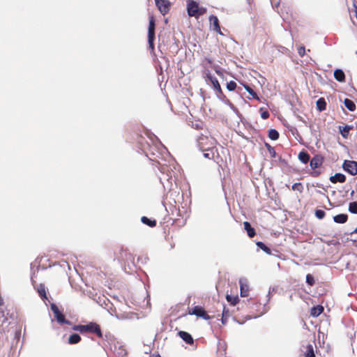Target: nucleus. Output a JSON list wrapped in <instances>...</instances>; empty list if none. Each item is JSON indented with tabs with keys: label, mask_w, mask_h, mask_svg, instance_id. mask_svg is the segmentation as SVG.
<instances>
[{
	"label": "nucleus",
	"mask_w": 357,
	"mask_h": 357,
	"mask_svg": "<svg viewBox=\"0 0 357 357\" xmlns=\"http://www.w3.org/2000/svg\"><path fill=\"white\" fill-rule=\"evenodd\" d=\"M268 137L272 140H277L279 138V132L275 129L268 131Z\"/></svg>",
	"instance_id": "obj_28"
},
{
	"label": "nucleus",
	"mask_w": 357,
	"mask_h": 357,
	"mask_svg": "<svg viewBox=\"0 0 357 357\" xmlns=\"http://www.w3.org/2000/svg\"><path fill=\"white\" fill-rule=\"evenodd\" d=\"M316 105L317 109L320 112L324 111L326 109V102L324 98H320L319 99H318L316 102Z\"/></svg>",
	"instance_id": "obj_25"
},
{
	"label": "nucleus",
	"mask_w": 357,
	"mask_h": 357,
	"mask_svg": "<svg viewBox=\"0 0 357 357\" xmlns=\"http://www.w3.org/2000/svg\"><path fill=\"white\" fill-rule=\"evenodd\" d=\"M214 70L217 75H218L220 77H223V73L218 66L215 67Z\"/></svg>",
	"instance_id": "obj_41"
},
{
	"label": "nucleus",
	"mask_w": 357,
	"mask_h": 357,
	"mask_svg": "<svg viewBox=\"0 0 357 357\" xmlns=\"http://www.w3.org/2000/svg\"><path fill=\"white\" fill-rule=\"evenodd\" d=\"M229 317H230V314H229V310H226L225 307H224L223 311H222V319H221L222 324H226L227 319Z\"/></svg>",
	"instance_id": "obj_29"
},
{
	"label": "nucleus",
	"mask_w": 357,
	"mask_h": 357,
	"mask_svg": "<svg viewBox=\"0 0 357 357\" xmlns=\"http://www.w3.org/2000/svg\"><path fill=\"white\" fill-rule=\"evenodd\" d=\"M338 128L342 137L347 139L349 135L350 130H352L354 129V126L349 125H346L344 126H340Z\"/></svg>",
	"instance_id": "obj_15"
},
{
	"label": "nucleus",
	"mask_w": 357,
	"mask_h": 357,
	"mask_svg": "<svg viewBox=\"0 0 357 357\" xmlns=\"http://www.w3.org/2000/svg\"><path fill=\"white\" fill-rule=\"evenodd\" d=\"M155 1L158 9L162 15L169 11L171 3L169 0H155Z\"/></svg>",
	"instance_id": "obj_8"
},
{
	"label": "nucleus",
	"mask_w": 357,
	"mask_h": 357,
	"mask_svg": "<svg viewBox=\"0 0 357 357\" xmlns=\"http://www.w3.org/2000/svg\"><path fill=\"white\" fill-rule=\"evenodd\" d=\"M237 86V84L234 81H230L229 82L227 83V89L229 90V91H234L236 89Z\"/></svg>",
	"instance_id": "obj_36"
},
{
	"label": "nucleus",
	"mask_w": 357,
	"mask_h": 357,
	"mask_svg": "<svg viewBox=\"0 0 357 357\" xmlns=\"http://www.w3.org/2000/svg\"><path fill=\"white\" fill-rule=\"evenodd\" d=\"M349 211L354 214H357V202H352L349 204Z\"/></svg>",
	"instance_id": "obj_32"
},
{
	"label": "nucleus",
	"mask_w": 357,
	"mask_h": 357,
	"mask_svg": "<svg viewBox=\"0 0 357 357\" xmlns=\"http://www.w3.org/2000/svg\"><path fill=\"white\" fill-rule=\"evenodd\" d=\"M197 142L199 149L201 151H204L207 148L214 146V139L206 136L199 137Z\"/></svg>",
	"instance_id": "obj_7"
},
{
	"label": "nucleus",
	"mask_w": 357,
	"mask_h": 357,
	"mask_svg": "<svg viewBox=\"0 0 357 357\" xmlns=\"http://www.w3.org/2000/svg\"><path fill=\"white\" fill-rule=\"evenodd\" d=\"M202 151L204 152V156L206 158L212 159L215 160L217 163L219 162L218 160L219 155L217 149L214 146H210L209 148H207L206 150Z\"/></svg>",
	"instance_id": "obj_10"
},
{
	"label": "nucleus",
	"mask_w": 357,
	"mask_h": 357,
	"mask_svg": "<svg viewBox=\"0 0 357 357\" xmlns=\"http://www.w3.org/2000/svg\"><path fill=\"white\" fill-rule=\"evenodd\" d=\"M304 357H316L314 351L313 346L309 344L305 347V351L303 353Z\"/></svg>",
	"instance_id": "obj_21"
},
{
	"label": "nucleus",
	"mask_w": 357,
	"mask_h": 357,
	"mask_svg": "<svg viewBox=\"0 0 357 357\" xmlns=\"http://www.w3.org/2000/svg\"><path fill=\"white\" fill-rule=\"evenodd\" d=\"M265 145H266V148H267V149H268V152H269L270 155H271L272 157H273V158H274V157H275L276 153H275V151L274 148H273V147H272V146H271L269 144H268V143H266V144H265Z\"/></svg>",
	"instance_id": "obj_38"
},
{
	"label": "nucleus",
	"mask_w": 357,
	"mask_h": 357,
	"mask_svg": "<svg viewBox=\"0 0 357 357\" xmlns=\"http://www.w3.org/2000/svg\"><path fill=\"white\" fill-rule=\"evenodd\" d=\"M306 282L310 286H313L314 284V283H315L314 278L311 274H307L306 275Z\"/></svg>",
	"instance_id": "obj_34"
},
{
	"label": "nucleus",
	"mask_w": 357,
	"mask_h": 357,
	"mask_svg": "<svg viewBox=\"0 0 357 357\" xmlns=\"http://www.w3.org/2000/svg\"><path fill=\"white\" fill-rule=\"evenodd\" d=\"M343 169L352 176L357 174V162L354 160H344L342 165Z\"/></svg>",
	"instance_id": "obj_6"
},
{
	"label": "nucleus",
	"mask_w": 357,
	"mask_h": 357,
	"mask_svg": "<svg viewBox=\"0 0 357 357\" xmlns=\"http://www.w3.org/2000/svg\"><path fill=\"white\" fill-rule=\"evenodd\" d=\"M326 213L323 210H316L315 211V215L318 219H322L324 218Z\"/></svg>",
	"instance_id": "obj_39"
},
{
	"label": "nucleus",
	"mask_w": 357,
	"mask_h": 357,
	"mask_svg": "<svg viewBox=\"0 0 357 357\" xmlns=\"http://www.w3.org/2000/svg\"><path fill=\"white\" fill-rule=\"evenodd\" d=\"M259 112H261V116L263 119H267L270 116L268 111L264 109L262 107L259 109Z\"/></svg>",
	"instance_id": "obj_35"
},
{
	"label": "nucleus",
	"mask_w": 357,
	"mask_h": 357,
	"mask_svg": "<svg viewBox=\"0 0 357 357\" xmlns=\"http://www.w3.org/2000/svg\"><path fill=\"white\" fill-rule=\"evenodd\" d=\"M257 245L258 248L264 250L267 254H271V249L267 247L263 242L259 241L257 243Z\"/></svg>",
	"instance_id": "obj_30"
},
{
	"label": "nucleus",
	"mask_w": 357,
	"mask_h": 357,
	"mask_svg": "<svg viewBox=\"0 0 357 357\" xmlns=\"http://www.w3.org/2000/svg\"><path fill=\"white\" fill-rule=\"evenodd\" d=\"M354 16L356 17L357 19V7L354 5Z\"/></svg>",
	"instance_id": "obj_43"
},
{
	"label": "nucleus",
	"mask_w": 357,
	"mask_h": 357,
	"mask_svg": "<svg viewBox=\"0 0 357 357\" xmlns=\"http://www.w3.org/2000/svg\"><path fill=\"white\" fill-rule=\"evenodd\" d=\"M241 296L242 297L248 296L250 291V287L246 280L241 279L239 280Z\"/></svg>",
	"instance_id": "obj_12"
},
{
	"label": "nucleus",
	"mask_w": 357,
	"mask_h": 357,
	"mask_svg": "<svg viewBox=\"0 0 357 357\" xmlns=\"http://www.w3.org/2000/svg\"><path fill=\"white\" fill-rule=\"evenodd\" d=\"M51 310L56 321L60 324H70V321L65 318L64 314L59 310L57 305L54 303L51 304Z\"/></svg>",
	"instance_id": "obj_5"
},
{
	"label": "nucleus",
	"mask_w": 357,
	"mask_h": 357,
	"mask_svg": "<svg viewBox=\"0 0 357 357\" xmlns=\"http://www.w3.org/2000/svg\"><path fill=\"white\" fill-rule=\"evenodd\" d=\"M291 189L294 191H298L299 192H302L303 191L304 188H303V185L302 183H296L292 185Z\"/></svg>",
	"instance_id": "obj_33"
},
{
	"label": "nucleus",
	"mask_w": 357,
	"mask_h": 357,
	"mask_svg": "<svg viewBox=\"0 0 357 357\" xmlns=\"http://www.w3.org/2000/svg\"><path fill=\"white\" fill-rule=\"evenodd\" d=\"M226 298L227 301L232 305H235L239 301L238 296H233L231 295H227Z\"/></svg>",
	"instance_id": "obj_31"
},
{
	"label": "nucleus",
	"mask_w": 357,
	"mask_h": 357,
	"mask_svg": "<svg viewBox=\"0 0 357 357\" xmlns=\"http://www.w3.org/2000/svg\"><path fill=\"white\" fill-rule=\"evenodd\" d=\"M245 89L248 91V93L254 98L257 100H259V98L257 94L253 91V89L250 87L248 84H243Z\"/></svg>",
	"instance_id": "obj_27"
},
{
	"label": "nucleus",
	"mask_w": 357,
	"mask_h": 357,
	"mask_svg": "<svg viewBox=\"0 0 357 357\" xmlns=\"http://www.w3.org/2000/svg\"><path fill=\"white\" fill-rule=\"evenodd\" d=\"M298 159L303 164H307L310 159L309 153L305 151H301L298 154Z\"/></svg>",
	"instance_id": "obj_20"
},
{
	"label": "nucleus",
	"mask_w": 357,
	"mask_h": 357,
	"mask_svg": "<svg viewBox=\"0 0 357 357\" xmlns=\"http://www.w3.org/2000/svg\"><path fill=\"white\" fill-rule=\"evenodd\" d=\"M188 313L202 317L205 320H209L211 319V317L207 314L204 307L199 305L195 306Z\"/></svg>",
	"instance_id": "obj_9"
},
{
	"label": "nucleus",
	"mask_w": 357,
	"mask_h": 357,
	"mask_svg": "<svg viewBox=\"0 0 357 357\" xmlns=\"http://www.w3.org/2000/svg\"><path fill=\"white\" fill-rule=\"evenodd\" d=\"M344 105L351 112H354L356 107L354 102L349 98H345L344 100Z\"/></svg>",
	"instance_id": "obj_24"
},
{
	"label": "nucleus",
	"mask_w": 357,
	"mask_h": 357,
	"mask_svg": "<svg viewBox=\"0 0 357 357\" xmlns=\"http://www.w3.org/2000/svg\"><path fill=\"white\" fill-rule=\"evenodd\" d=\"M178 334L179 337L187 344H192L194 343V340L189 333L181 331L178 333Z\"/></svg>",
	"instance_id": "obj_14"
},
{
	"label": "nucleus",
	"mask_w": 357,
	"mask_h": 357,
	"mask_svg": "<svg viewBox=\"0 0 357 357\" xmlns=\"http://www.w3.org/2000/svg\"><path fill=\"white\" fill-rule=\"evenodd\" d=\"M186 6L188 15L197 19L204 15L207 11L206 8L200 6L199 3L194 0H188Z\"/></svg>",
	"instance_id": "obj_2"
},
{
	"label": "nucleus",
	"mask_w": 357,
	"mask_h": 357,
	"mask_svg": "<svg viewBox=\"0 0 357 357\" xmlns=\"http://www.w3.org/2000/svg\"><path fill=\"white\" fill-rule=\"evenodd\" d=\"M354 233H356L357 234V227L355 229V230L354 231Z\"/></svg>",
	"instance_id": "obj_45"
},
{
	"label": "nucleus",
	"mask_w": 357,
	"mask_h": 357,
	"mask_svg": "<svg viewBox=\"0 0 357 357\" xmlns=\"http://www.w3.org/2000/svg\"><path fill=\"white\" fill-rule=\"evenodd\" d=\"M324 157L321 155H314L310 160V165L312 169H315L320 166L324 162Z\"/></svg>",
	"instance_id": "obj_11"
},
{
	"label": "nucleus",
	"mask_w": 357,
	"mask_h": 357,
	"mask_svg": "<svg viewBox=\"0 0 357 357\" xmlns=\"http://www.w3.org/2000/svg\"><path fill=\"white\" fill-rule=\"evenodd\" d=\"M155 357H161L159 354H158Z\"/></svg>",
	"instance_id": "obj_46"
},
{
	"label": "nucleus",
	"mask_w": 357,
	"mask_h": 357,
	"mask_svg": "<svg viewBox=\"0 0 357 357\" xmlns=\"http://www.w3.org/2000/svg\"><path fill=\"white\" fill-rule=\"evenodd\" d=\"M319 174H320V172H319V171H314V172L312 173V176H314V177H317V176H318Z\"/></svg>",
	"instance_id": "obj_42"
},
{
	"label": "nucleus",
	"mask_w": 357,
	"mask_h": 357,
	"mask_svg": "<svg viewBox=\"0 0 357 357\" xmlns=\"http://www.w3.org/2000/svg\"><path fill=\"white\" fill-rule=\"evenodd\" d=\"M334 77L337 81H338L340 82H344L345 81L344 73L341 69L335 70Z\"/></svg>",
	"instance_id": "obj_18"
},
{
	"label": "nucleus",
	"mask_w": 357,
	"mask_h": 357,
	"mask_svg": "<svg viewBox=\"0 0 357 357\" xmlns=\"http://www.w3.org/2000/svg\"><path fill=\"white\" fill-rule=\"evenodd\" d=\"M324 312V307L321 305L314 306L311 308L310 315L314 317H317Z\"/></svg>",
	"instance_id": "obj_17"
},
{
	"label": "nucleus",
	"mask_w": 357,
	"mask_h": 357,
	"mask_svg": "<svg viewBox=\"0 0 357 357\" xmlns=\"http://www.w3.org/2000/svg\"><path fill=\"white\" fill-rule=\"evenodd\" d=\"M155 22L153 16L149 17V29H148V43L150 50L153 52L155 50L154 40H155Z\"/></svg>",
	"instance_id": "obj_4"
},
{
	"label": "nucleus",
	"mask_w": 357,
	"mask_h": 357,
	"mask_svg": "<svg viewBox=\"0 0 357 357\" xmlns=\"http://www.w3.org/2000/svg\"><path fill=\"white\" fill-rule=\"evenodd\" d=\"M141 221L144 225H148L150 227H154L156 225V220H151L147 218L146 216H142L141 218Z\"/></svg>",
	"instance_id": "obj_23"
},
{
	"label": "nucleus",
	"mask_w": 357,
	"mask_h": 357,
	"mask_svg": "<svg viewBox=\"0 0 357 357\" xmlns=\"http://www.w3.org/2000/svg\"><path fill=\"white\" fill-rule=\"evenodd\" d=\"M204 78L207 83L211 82L213 89L217 91L219 98H226L221 89L218 80L213 76L209 70L206 69L204 72Z\"/></svg>",
	"instance_id": "obj_3"
},
{
	"label": "nucleus",
	"mask_w": 357,
	"mask_h": 357,
	"mask_svg": "<svg viewBox=\"0 0 357 357\" xmlns=\"http://www.w3.org/2000/svg\"><path fill=\"white\" fill-rule=\"evenodd\" d=\"M38 294H39L40 296L42 298H47L46 291H45V288L44 286L40 287V288L38 289Z\"/></svg>",
	"instance_id": "obj_37"
},
{
	"label": "nucleus",
	"mask_w": 357,
	"mask_h": 357,
	"mask_svg": "<svg viewBox=\"0 0 357 357\" xmlns=\"http://www.w3.org/2000/svg\"><path fill=\"white\" fill-rule=\"evenodd\" d=\"M72 329L81 333H90L96 334L100 338L102 337L100 326L96 322H89L86 325H74Z\"/></svg>",
	"instance_id": "obj_1"
},
{
	"label": "nucleus",
	"mask_w": 357,
	"mask_h": 357,
	"mask_svg": "<svg viewBox=\"0 0 357 357\" xmlns=\"http://www.w3.org/2000/svg\"><path fill=\"white\" fill-rule=\"evenodd\" d=\"M3 305V300L1 297L0 296V306Z\"/></svg>",
	"instance_id": "obj_44"
},
{
	"label": "nucleus",
	"mask_w": 357,
	"mask_h": 357,
	"mask_svg": "<svg viewBox=\"0 0 357 357\" xmlns=\"http://www.w3.org/2000/svg\"><path fill=\"white\" fill-rule=\"evenodd\" d=\"M80 341H81V337L77 333L72 334L68 337V343L70 344H77Z\"/></svg>",
	"instance_id": "obj_26"
},
{
	"label": "nucleus",
	"mask_w": 357,
	"mask_h": 357,
	"mask_svg": "<svg viewBox=\"0 0 357 357\" xmlns=\"http://www.w3.org/2000/svg\"><path fill=\"white\" fill-rule=\"evenodd\" d=\"M348 220V216L346 214H339L333 217V220L337 223L343 224Z\"/></svg>",
	"instance_id": "obj_22"
},
{
	"label": "nucleus",
	"mask_w": 357,
	"mask_h": 357,
	"mask_svg": "<svg viewBox=\"0 0 357 357\" xmlns=\"http://www.w3.org/2000/svg\"><path fill=\"white\" fill-rule=\"evenodd\" d=\"M305 47H300L298 49V54L301 56H303L304 54H305Z\"/></svg>",
	"instance_id": "obj_40"
},
{
	"label": "nucleus",
	"mask_w": 357,
	"mask_h": 357,
	"mask_svg": "<svg viewBox=\"0 0 357 357\" xmlns=\"http://www.w3.org/2000/svg\"><path fill=\"white\" fill-rule=\"evenodd\" d=\"M329 180L333 183H344L346 181V176L341 173H336L334 176H331Z\"/></svg>",
	"instance_id": "obj_16"
},
{
	"label": "nucleus",
	"mask_w": 357,
	"mask_h": 357,
	"mask_svg": "<svg viewBox=\"0 0 357 357\" xmlns=\"http://www.w3.org/2000/svg\"><path fill=\"white\" fill-rule=\"evenodd\" d=\"M209 21L210 24L212 26V29L215 32L220 33V35H222L220 29V26L219 24L218 18L215 15H211L209 17Z\"/></svg>",
	"instance_id": "obj_13"
},
{
	"label": "nucleus",
	"mask_w": 357,
	"mask_h": 357,
	"mask_svg": "<svg viewBox=\"0 0 357 357\" xmlns=\"http://www.w3.org/2000/svg\"><path fill=\"white\" fill-rule=\"evenodd\" d=\"M244 229L247 231V234L249 237L252 238L255 236V230L253 227H251L250 222L245 221L243 222Z\"/></svg>",
	"instance_id": "obj_19"
}]
</instances>
